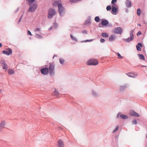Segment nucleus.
<instances>
[{
    "mask_svg": "<svg viewBox=\"0 0 147 147\" xmlns=\"http://www.w3.org/2000/svg\"><path fill=\"white\" fill-rule=\"evenodd\" d=\"M35 1V0H28L29 3V5H30V7L28 11L29 12H33L37 8V5L35 4H32V3Z\"/></svg>",
    "mask_w": 147,
    "mask_h": 147,
    "instance_id": "nucleus-1",
    "label": "nucleus"
},
{
    "mask_svg": "<svg viewBox=\"0 0 147 147\" xmlns=\"http://www.w3.org/2000/svg\"><path fill=\"white\" fill-rule=\"evenodd\" d=\"M49 69L50 75L51 76H53L55 74V64L53 63H50Z\"/></svg>",
    "mask_w": 147,
    "mask_h": 147,
    "instance_id": "nucleus-2",
    "label": "nucleus"
},
{
    "mask_svg": "<svg viewBox=\"0 0 147 147\" xmlns=\"http://www.w3.org/2000/svg\"><path fill=\"white\" fill-rule=\"evenodd\" d=\"M86 64L88 65H96L98 64V62L96 59H91L88 60Z\"/></svg>",
    "mask_w": 147,
    "mask_h": 147,
    "instance_id": "nucleus-3",
    "label": "nucleus"
},
{
    "mask_svg": "<svg viewBox=\"0 0 147 147\" xmlns=\"http://www.w3.org/2000/svg\"><path fill=\"white\" fill-rule=\"evenodd\" d=\"M56 12L55 9L51 8L49 9L48 18L49 19H51L56 14Z\"/></svg>",
    "mask_w": 147,
    "mask_h": 147,
    "instance_id": "nucleus-4",
    "label": "nucleus"
},
{
    "mask_svg": "<svg viewBox=\"0 0 147 147\" xmlns=\"http://www.w3.org/2000/svg\"><path fill=\"white\" fill-rule=\"evenodd\" d=\"M58 11L60 15L62 16L64 11V9L63 6L61 3H59L58 5Z\"/></svg>",
    "mask_w": 147,
    "mask_h": 147,
    "instance_id": "nucleus-5",
    "label": "nucleus"
},
{
    "mask_svg": "<svg viewBox=\"0 0 147 147\" xmlns=\"http://www.w3.org/2000/svg\"><path fill=\"white\" fill-rule=\"evenodd\" d=\"M41 73L44 75H47L49 73V69L47 68H44L40 70Z\"/></svg>",
    "mask_w": 147,
    "mask_h": 147,
    "instance_id": "nucleus-6",
    "label": "nucleus"
},
{
    "mask_svg": "<svg viewBox=\"0 0 147 147\" xmlns=\"http://www.w3.org/2000/svg\"><path fill=\"white\" fill-rule=\"evenodd\" d=\"M133 31H132L130 32V36L128 38L125 39V41L127 42H129L132 41L134 38V36L133 34Z\"/></svg>",
    "mask_w": 147,
    "mask_h": 147,
    "instance_id": "nucleus-7",
    "label": "nucleus"
},
{
    "mask_svg": "<svg viewBox=\"0 0 147 147\" xmlns=\"http://www.w3.org/2000/svg\"><path fill=\"white\" fill-rule=\"evenodd\" d=\"M115 32L119 34H121L122 32V28L120 27H117L114 29Z\"/></svg>",
    "mask_w": 147,
    "mask_h": 147,
    "instance_id": "nucleus-8",
    "label": "nucleus"
},
{
    "mask_svg": "<svg viewBox=\"0 0 147 147\" xmlns=\"http://www.w3.org/2000/svg\"><path fill=\"white\" fill-rule=\"evenodd\" d=\"M1 64L3 69H7L8 68V66L4 60H1Z\"/></svg>",
    "mask_w": 147,
    "mask_h": 147,
    "instance_id": "nucleus-9",
    "label": "nucleus"
},
{
    "mask_svg": "<svg viewBox=\"0 0 147 147\" xmlns=\"http://www.w3.org/2000/svg\"><path fill=\"white\" fill-rule=\"evenodd\" d=\"M8 51H3L2 53L6 55H9L12 54V50L11 49L9 48L8 49Z\"/></svg>",
    "mask_w": 147,
    "mask_h": 147,
    "instance_id": "nucleus-10",
    "label": "nucleus"
},
{
    "mask_svg": "<svg viewBox=\"0 0 147 147\" xmlns=\"http://www.w3.org/2000/svg\"><path fill=\"white\" fill-rule=\"evenodd\" d=\"M64 144L63 142L61 140H59L58 142L57 147H64Z\"/></svg>",
    "mask_w": 147,
    "mask_h": 147,
    "instance_id": "nucleus-11",
    "label": "nucleus"
},
{
    "mask_svg": "<svg viewBox=\"0 0 147 147\" xmlns=\"http://www.w3.org/2000/svg\"><path fill=\"white\" fill-rule=\"evenodd\" d=\"M129 114L132 116H135L136 117H139V115L138 113L132 110L130 111L129 112Z\"/></svg>",
    "mask_w": 147,
    "mask_h": 147,
    "instance_id": "nucleus-12",
    "label": "nucleus"
},
{
    "mask_svg": "<svg viewBox=\"0 0 147 147\" xmlns=\"http://www.w3.org/2000/svg\"><path fill=\"white\" fill-rule=\"evenodd\" d=\"M5 121L4 120L2 121L0 123V126L2 128H4L5 125Z\"/></svg>",
    "mask_w": 147,
    "mask_h": 147,
    "instance_id": "nucleus-13",
    "label": "nucleus"
},
{
    "mask_svg": "<svg viewBox=\"0 0 147 147\" xmlns=\"http://www.w3.org/2000/svg\"><path fill=\"white\" fill-rule=\"evenodd\" d=\"M140 46L141 47L142 46V44L140 43H139L138 44V45H137L136 46V48L138 51H141V48L140 47Z\"/></svg>",
    "mask_w": 147,
    "mask_h": 147,
    "instance_id": "nucleus-14",
    "label": "nucleus"
},
{
    "mask_svg": "<svg viewBox=\"0 0 147 147\" xmlns=\"http://www.w3.org/2000/svg\"><path fill=\"white\" fill-rule=\"evenodd\" d=\"M119 116H120V117L123 119H126L128 118V117L127 116L123 114L120 115L119 114H118L117 115L118 117Z\"/></svg>",
    "mask_w": 147,
    "mask_h": 147,
    "instance_id": "nucleus-15",
    "label": "nucleus"
},
{
    "mask_svg": "<svg viewBox=\"0 0 147 147\" xmlns=\"http://www.w3.org/2000/svg\"><path fill=\"white\" fill-rule=\"evenodd\" d=\"M108 24V21L106 20H104L102 21L101 24L104 26H106Z\"/></svg>",
    "mask_w": 147,
    "mask_h": 147,
    "instance_id": "nucleus-16",
    "label": "nucleus"
},
{
    "mask_svg": "<svg viewBox=\"0 0 147 147\" xmlns=\"http://www.w3.org/2000/svg\"><path fill=\"white\" fill-rule=\"evenodd\" d=\"M125 3L127 7H130L131 6V2L128 0L126 1Z\"/></svg>",
    "mask_w": 147,
    "mask_h": 147,
    "instance_id": "nucleus-17",
    "label": "nucleus"
},
{
    "mask_svg": "<svg viewBox=\"0 0 147 147\" xmlns=\"http://www.w3.org/2000/svg\"><path fill=\"white\" fill-rule=\"evenodd\" d=\"M8 72L9 75H12L14 74V71L11 69H9L8 70Z\"/></svg>",
    "mask_w": 147,
    "mask_h": 147,
    "instance_id": "nucleus-18",
    "label": "nucleus"
},
{
    "mask_svg": "<svg viewBox=\"0 0 147 147\" xmlns=\"http://www.w3.org/2000/svg\"><path fill=\"white\" fill-rule=\"evenodd\" d=\"M138 55L140 59L143 60H145L144 57L143 55L140 54H138Z\"/></svg>",
    "mask_w": 147,
    "mask_h": 147,
    "instance_id": "nucleus-19",
    "label": "nucleus"
},
{
    "mask_svg": "<svg viewBox=\"0 0 147 147\" xmlns=\"http://www.w3.org/2000/svg\"><path fill=\"white\" fill-rule=\"evenodd\" d=\"M117 11V9L115 7H113L112 9V11L113 14H114V13H116Z\"/></svg>",
    "mask_w": 147,
    "mask_h": 147,
    "instance_id": "nucleus-20",
    "label": "nucleus"
},
{
    "mask_svg": "<svg viewBox=\"0 0 147 147\" xmlns=\"http://www.w3.org/2000/svg\"><path fill=\"white\" fill-rule=\"evenodd\" d=\"M115 39V36L114 35H111V36L109 38V40L110 41H111L113 40H114Z\"/></svg>",
    "mask_w": 147,
    "mask_h": 147,
    "instance_id": "nucleus-21",
    "label": "nucleus"
},
{
    "mask_svg": "<svg viewBox=\"0 0 147 147\" xmlns=\"http://www.w3.org/2000/svg\"><path fill=\"white\" fill-rule=\"evenodd\" d=\"M59 92L55 90L54 93H53V95L57 96H58L59 95Z\"/></svg>",
    "mask_w": 147,
    "mask_h": 147,
    "instance_id": "nucleus-22",
    "label": "nucleus"
},
{
    "mask_svg": "<svg viewBox=\"0 0 147 147\" xmlns=\"http://www.w3.org/2000/svg\"><path fill=\"white\" fill-rule=\"evenodd\" d=\"M81 1V0H69L70 2L72 3H76Z\"/></svg>",
    "mask_w": 147,
    "mask_h": 147,
    "instance_id": "nucleus-23",
    "label": "nucleus"
},
{
    "mask_svg": "<svg viewBox=\"0 0 147 147\" xmlns=\"http://www.w3.org/2000/svg\"><path fill=\"white\" fill-rule=\"evenodd\" d=\"M35 37L37 38L41 39L42 38V36L40 34H36L35 35Z\"/></svg>",
    "mask_w": 147,
    "mask_h": 147,
    "instance_id": "nucleus-24",
    "label": "nucleus"
},
{
    "mask_svg": "<svg viewBox=\"0 0 147 147\" xmlns=\"http://www.w3.org/2000/svg\"><path fill=\"white\" fill-rule=\"evenodd\" d=\"M94 20L95 21L97 22H99L100 19L99 17L98 16H96L95 17Z\"/></svg>",
    "mask_w": 147,
    "mask_h": 147,
    "instance_id": "nucleus-25",
    "label": "nucleus"
},
{
    "mask_svg": "<svg viewBox=\"0 0 147 147\" xmlns=\"http://www.w3.org/2000/svg\"><path fill=\"white\" fill-rule=\"evenodd\" d=\"M102 35L103 37H108V35L105 33H102Z\"/></svg>",
    "mask_w": 147,
    "mask_h": 147,
    "instance_id": "nucleus-26",
    "label": "nucleus"
},
{
    "mask_svg": "<svg viewBox=\"0 0 147 147\" xmlns=\"http://www.w3.org/2000/svg\"><path fill=\"white\" fill-rule=\"evenodd\" d=\"M141 13V10L140 9H138L137 10V14L139 16Z\"/></svg>",
    "mask_w": 147,
    "mask_h": 147,
    "instance_id": "nucleus-27",
    "label": "nucleus"
},
{
    "mask_svg": "<svg viewBox=\"0 0 147 147\" xmlns=\"http://www.w3.org/2000/svg\"><path fill=\"white\" fill-rule=\"evenodd\" d=\"M70 36L71 38L73 40H75L76 41H77V40L72 35H70Z\"/></svg>",
    "mask_w": 147,
    "mask_h": 147,
    "instance_id": "nucleus-28",
    "label": "nucleus"
},
{
    "mask_svg": "<svg viewBox=\"0 0 147 147\" xmlns=\"http://www.w3.org/2000/svg\"><path fill=\"white\" fill-rule=\"evenodd\" d=\"M59 61L61 64H63L64 63V60L63 59L61 58L59 59Z\"/></svg>",
    "mask_w": 147,
    "mask_h": 147,
    "instance_id": "nucleus-29",
    "label": "nucleus"
},
{
    "mask_svg": "<svg viewBox=\"0 0 147 147\" xmlns=\"http://www.w3.org/2000/svg\"><path fill=\"white\" fill-rule=\"evenodd\" d=\"M132 123L135 125L137 124V122L136 120H134L132 121Z\"/></svg>",
    "mask_w": 147,
    "mask_h": 147,
    "instance_id": "nucleus-30",
    "label": "nucleus"
},
{
    "mask_svg": "<svg viewBox=\"0 0 147 147\" xmlns=\"http://www.w3.org/2000/svg\"><path fill=\"white\" fill-rule=\"evenodd\" d=\"M111 7L110 6H107V7L106 9L107 10L109 11L111 9Z\"/></svg>",
    "mask_w": 147,
    "mask_h": 147,
    "instance_id": "nucleus-31",
    "label": "nucleus"
},
{
    "mask_svg": "<svg viewBox=\"0 0 147 147\" xmlns=\"http://www.w3.org/2000/svg\"><path fill=\"white\" fill-rule=\"evenodd\" d=\"M58 4H59L58 3V2L57 1L54 2H53V5H54V6H55L56 5H57V4L58 5Z\"/></svg>",
    "mask_w": 147,
    "mask_h": 147,
    "instance_id": "nucleus-32",
    "label": "nucleus"
},
{
    "mask_svg": "<svg viewBox=\"0 0 147 147\" xmlns=\"http://www.w3.org/2000/svg\"><path fill=\"white\" fill-rule=\"evenodd\" d=\"M92 41V39L87 40H84L83 41H82V42H91Z\"/></svg>",
    "mask_w": 147,
    "mask_h": 147,
    "instance_id": "nucleus-33",
    "label": "nucleus"
},
{
    "mask_svg": "<svg viewBox=\"0 0 147 147\" xmlns=\"http://www.w3.org/2000/svg\"><path fill=\"white\" fill-rule=\"evenodd\" d=\"M117 56L118 57V58L119 59H121V58H123V57H122L121 55H120V54L119 53H117Z\"/></svg>",
    "mask_w": 147,
    "mask_h": 147,
    "instance_id": "nucleus-34",
    "label": "nucleus"
},
{
    "mask_svg": "<svg viewBox=\"0 0 147 147\" xmlns=\"http://www.w3.org/2000/svg\"><path fill=\"white\" fill-rule=\"evenodd\" d=\"M119 129V126L118 125H117L116 128H115V129L113 131V132L114 133L116 131H117L118 129Z\"/></svg>",
    "mask_w": 147,
    "mask_h": 147,
    "instance_id": "nucleus-35",
    "label": "nucleus"
},
{
    "mask_svg": "<svg viewBox=\"0 0 147 147\" xmlns=\"http://www.w3.org/2000/svg\"><path fill=\"white\" fill-rule=\"evenodd\" d=\"M127 75L129 76L130 77H133V76L132 75L133 74L132 73H128L127 74Z\"/></svg>",
    "mask_w": 147,
    "mask_h": 147,
    "instance_id": "nucleus-36",
    "label": "nucleus"
},
{
    "mask_svg": "<svg viewBox=\"0 0 147 147\" xmlns=\"http://www.w3.org/2000/svg\"><path fill=\"white\" fill-rule=\"evenodd\" d=\"M27 34L28 35L31 36L32 35V33L29 30H28L27 33Z\"/></svg>",
    "mask_w": 147,
    "mask_h": 147,
    "instance_id": "nucleus-37",
    "label": "nucleus"
},
{
    "mask_svg": "<svg viewBox=\"0 0 147 147\" xmlns=\"http://www.w3.org/2000/svg\"><path fill=\"white\" fill-rule=\"evenodd\" d=\"M105 41V40L103 38H101L100 40V41L101 42L103 43Z\"/></svg>",
    "mask_w": 147,
    "mask_h": 147,
    "instance_id": "nucleus-38",
    "label": "nucleus"
},
{
    "mask_svg": "<svg viewBox=\"0 0 147 147\" xmlns=\"http://www.w3.org/2000/svg\"><path fill=\"white\" fill-rule=\"evenodd\" d=\"M40 31V29L38 28H36L34 30V31L35 32L37 31Z\"/></svg>",
    "mask_w": 147,
    "mask_h": 147,
    "instance_id": "nucleus-39",
    "label": "nucleus"
},
{
    "mask_svg": "<svg viewBox=\"0 0 147 147\" xmlns=\"http://www.w3.org/2000/svg\"><path fill=\"white\" fill-rule=\"evenodd\" d=\"M117 1V0H112L111 1V3L113 4L115 2H116Z\"/></svg>",
    "mask_w": 147,
    "mask_h": 147,
    "instance_id": "nucleus-40",
    "label": "nucleus"
},
{
    "mask_svg": "<svg viewBox=\"0 0 147 147\" xmlns=\"http://www.w3.org/2000/svg\"><path fill=\"white\" fill-rule=\"evenodd\" d=\"M141 34V33L140 31H139L138 33H137V35H139L140 34Z\"/></svg>",
    "mask_w": 147,
    "mask_h": 147,
    "instance_id": "nucleus-41",
    "label": "nucleus"
},
{
    "mask_svg": "<svg viewBox=\"0 0 147 147\" xmlns=\"http://www.w3.org/2000/svg\"><path fill=\"white\" fill-rule=\"evenodd\" d=\"M52 29V27H51L49 28V30H50Z\"/></svg>",
    "mask_w": 147,
    "mask_h": 147,
    "instance_id": "nucleus-42",
    "label": "nucleus"
},
{
    "mask_svg": "<svg viewBox=\"0 0 147 147\" xmlns=\"http://www.w3.org/2000/svg\"><path fill=\"white\" fill-rule=\"evenodd\" d=\"M83 33H86L87 32H86V31H83Z\"/></svg>",
    "mask_w": 147,
    "mask_h": 147,
    "instance_id": "nucleus-43",
    "label": "nucleus"
},
{
    "mask_svg": "<svg viewBox=\"0 0 147 147\" xmlns=\"http://www.w3.org/2000/svg\"><path fill=\"white\" fill-rule=\"evenodd\" d=\"M2 46V45L1 43H0V47H1Z\"/></svg>",
    "mask_w": 147,
    "mask_h": 147,
    "instance_id": "nucleus-44",
    "label": "nucleus"
},
{
    "mask_svg": "<svg viewBox=\"0 0 147 147\" xmlns=\"http://www.w3.org/2000/svg\"><path fill=\"white\" fill-rule=\"evenodd\" d=\"M56 56H57L56 55H54V56H53V58L54 59V57H56Z\"/></svg>",
    "mask_w": 147,
    "mask_h": 147,
    "instance_id": "nucleus-45",
    "label": "nucleus"
},
{
    "mask_svg": "<svg viewBox=\"0 0 147 147\" xmlns=\"http://www.w3.org/2000/svg\"><path fill=\"white\" fill-rule=\"evenodd\" d=\"M146 67V66H144V65H142L141 66V67Z\"/></svg>",
    "mask_w": 147,
    "mask_h": 147,
    "instance_id": "nucleus-46",
    "label": "nucleus"
},
{
    "mask_svg": "<svg viewBox=\"0 0 147 147\" xmlns=\"http://www.w3.org/2000/svg\"><path fill=\"white\" fill-rule=\"evenodd\" d=\"M20 20H21V19H20L19 20V22H20Z\"/></svg>",
    "mask_w": 147,
    "mask_h": 147,
    "instance_id": "nucleus-47",
    "label": "nucleus"
},
{
    "mask_svg": "<svg viewBox=\"0 0 147 147\" xmlns=\"http://www.w3.org/2000/svg\"><path fill=\"white\" fill-rule=\"evenodd\" d=\"M1 128H2L0 126V131L1 130Z\"/></svg>",
    "mask_w": 147,
    "mask_h": 147,
    "instance_id": "nucleus-48",
    "label": "nucleus"
},
{
    "mask_svg": "<svg viewBox=\"0 0 147 147\" xmlns=\"http://www.w3.org/2000/svg\"><path fill=\"white\" fill-rule=\"evenodd\" d=\"M138 25L139 26H141V25L140 24H138Z\"/></svg>",
    "mask_w": 147,
    "mask_h": 147,
    "instance_id": "nucleus-49",
    "label": "nucleus"
},
{
    "mask_svg": "<svg viewBox=\"0 0 147 147\" xmlns=\"http://www.w3.org/2000/svg\"><path fill=\"white\" fill-rule=\"evenodd\" d=\"M146 138H147V134L146 135Z\"/></svg>",
    "mask_w": 147,
    "mask_h": 147,
    "instance_id": "nucleus-50",
    "label": "nucleus"
}]
</instances>
